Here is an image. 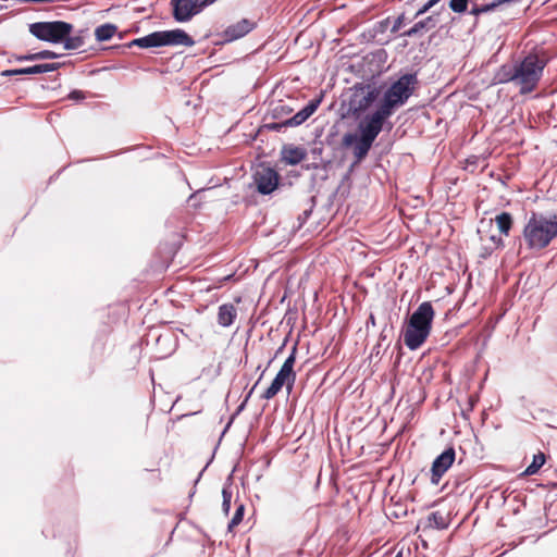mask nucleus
Instances as JSON below:
<instances>
[{
    "label": "nucleus",
    "mask_w": 557,
    "mask_h": 557,
    "mask_svg": "<svg viewBox=\"0 0 557 557\" xmlns=\"http://www.w3.org/2000/svg\"><path fill=\"white\" fill-rule=\"evenodd\" d=\"M273 112H274L275 117H280L281 115L292 113L293 109L286 104H278L277 107L274 108Z\"/></svg>",
    "instance_id": "nucleus-33"
},
{
    "label": "nucleus",
    "mask_w": 557,
    "mask_h": 557,
    "mask_svg": "<svg viewBox=\"0 0 557 557\" xmlns=\"http://www.w3.org/2000/svg\"><path fill=\"white\" fill-rule=\"evenodd\" d=\"M237 317V309L233 304H223L218 310V323L223 327L231 326Z\"/></svg>",
    "instance_id": "nucleus-18"
},
{
    "label": "nucleus",
    "mask_w": 557,
    "mask_h": 557,
    "mask_svg": "<svg viewBox=\"0 0 557 557\" xmlns=\"http://www.w3.org/2000/svg\"><path fill=\"white\" fill-rule=\"evenodd\" d=\"M522 0H499L495 2H488L485 4H478L476 2H472L471 10L469 13L475 17H479L482 14L493 12V11H505L512 4L520 3Z\"/></svg>",
    "instance_id": "nucleus-15"
},
{
    "label": "nucleus",
    "mask_w": 557,
    "mask_h": 557,
    "mask_svg": "<svg viewBox=\"0 0 557 557\" xmlns=\"http://www.w3.org/2000/svg\"><path fill=\"white\" fill-rule=\"evenodd\" d=\"M434 309L430 301L422 302L411 314L404 333V343L410 350L422 346L432 329Z\"/></svg>",
    "instance_id": "nucleus-2"
},
{
    "label": "nucleus",
    "mask_w": 557,
    "mask_h": 557,
    "mask_svg": "<svg viewBox=\"0 0 557 557\" xmlns=\"http://www.w3.org/2000/svg\"><path fill=\"white\" fill-rule=\"evenodd\" d=\"M171 3L177 22H187L202 10L196 0H172Z\"/></svg>",
    "instance_id": "nucleus-12"
},
{
    "label": "nucleus",
    "mask_w": 557,
    "mask_h": 557,
    "mask_svg": "<svg viewBox=\"0 0 557 557\" xmlns=\"http://www.w3.org/2000/svg\"><path fill=\"white\" fill-rule=\"evenodd\" d=\"M253 28V23L247 18H243L235 24L230 25L224 30V38L226 41H233L242 38Z\"/></svg>",
    "instance_id": "nucleus-17"
},
{
    "label": "nucleus",
    "mask_w": 557,
    "mask_h": 557,
    "mask_svg": "<svg viewBox=\"0 0 557 557\" xmlns=\"http://www.w3.org/2000/svg\"><path fill=\"white\" fill-rule=\"evenodd\" d=\"M476 403V398L473 396H470L467 401V407L462 409V413L465 417H467V413L472 411Z\"/></svg>",
    "instance_id": "nucleus-35"
},
{
    "label": "nucleus",
    "mask_w": 557,
    "mask_h": 557,
    "mask_svg": "<svg viewBox=\"0 0 557 557\" xmlns=\"http://www.w3.org/2000/svg\"><path fill=\"white\" fill-rule=\"evenodd\" d=\"M418 85V77L414 73L401 75L384 92L379 108L383 113L391 116L396 109L404 106L413 94Z\"/></svg>",
    "instance_id": "nucleus-3"
},
{
    "label": "nucleus",
    "mask_w": 557,
    "mask_h": 557,
    "mask_svg": "<svg viewBox=\"0 0 557 557\" xmlns=\"http://www.w3.org/2000/svg\"><path fill=\"white\" fill-rule=\"evenodd\" d=\"M61 67V63H45V64H36L28 67L23 69H16V74H23V75H36V74H42L48 72L57 71Z\"/></svg>",
    "instance_id": "nucleus-21"
},
{
    "label": "nucleus",
    "mask_w": 557,
    "mask_h": 557,
    "mask_svg": "<svg viewBox=\"0 0 557 557\" xmlns=\"http://www.w3.org/2000/svg\"><path fill=\"white\" fill-rule=\"evenodd\" d=\"M62 42L64 44V48L66 50H77L85 44L84 37L81 34L75 36L67 35V37Z\"/></svg>",
    "instance_id": "nucleus-28"
},
{
    "label": "nucleus",
    "mask_w": 557,
    "mask_h": 557,
    "mask_svg": "<svg viewBox=\"0 0 557 557\" xmlns=\"http://www.w3.org/2000/svg\"><path fill=\"white\" fill-rule=\"evenodd\" d=\"M546 62L536 54H528L521 62L516 63L517 86L520 87V94L532 92L544 71Z\"/></svg>",
    "instance_id": "nucleus-4"
},
{
    "label": "nucleus",
    "mask_w": 557,
    "mask_h": 557,
    "mask_svg": "<svg viewBox=\"0 0 557 557\" xmlns=\"http://www.w3.org/2000/svg\"><path fill=\"white\" fill-rule=\"evenodd\" d=\"M470 0H449V9L458 14L466 13L468 11Z\"/></svg>",
    "instance_id": "nucleus-30"
},
{
    "label": "nucleus",
    "mask_w": 557,
    "mask_h": 557,
    "mask_svg": "<svg viewBox=\"0 0 557 557\" xmlns=\"http://www.w3.org/2000/svg\"><path fill=\"white\" fill-rule=\"evenodd\" d=\"M261 377H263V373L260 374V377H258V382L261 381Z\"/></svg>",
    "instance_id": "nucleus-45"
},
{
    "label": "nucleus",
    "mask_w": 557,
    "mask_h": 557,
    "mask_svg": "<svg viewBox=\"0 0 557 557\" xmlns=\"http://www.w3.org/2000/svg\"><path fill=\"white\" fill-rule=\"evenodd\" d=\"M495 223L499 232L507 236L512 226V216L508 212H502L500 214L496 215Z\"/></svg>",
    "instance_id": "nucleus-24"
},
{
    "label": "nucleus",
    "mask_w": 557,
    "mask_h": 557,
    "mask_svg": "<svg viewBox=\"0 0 557 557\" xmlns=\"http://www.w3.org/2000/svg\"><path fill=\"white\" fill-rule=\"evenodd\" d=\"M232 496L231 484H225L222 490V510L226 516L230 513Z\"/></svg>",
    "instance_id": "nucleus-29"
},
{
    "label": "nucleus",
    "mask_w": 557,
    "mask_h": 557,
    "mask_svg": "<svg viewBox=\"0 0 557 557\" xmlns=\"http://www.w3.org/2000/svg\"><path fill=\"white\" fill-rule=\"evenodd\" d=\"M16 60L20 62L36 61V58H35V53H28V54L17 55Z\"/></svg>",
    "instance_id": "nucleus-37"
},
{
    "label": "nucleus",
    "mask_w": 557,
    "mask_h": 557,
    "mask_svg": "<svg viewBox=\"0 0 557 557\" xmlns=\"http://www.w3.org/2000/svg\"><path fill=\"white\" fill-rule=\"evenodd\" d=\"M389 116L376 109L372 114L367 115L358 125V137L374 143L379 134L383 129L386 119Z\"/></svg>",
    "instance_id": "nucleus-7"
},
{
    "label": "nucleus",
    "mask_w": 557,
    "mask_h": 557,
    "mask_svg": "<svg viewBox=\"0 0 557 557\" xmlns=\"http://www.w3.org/2000/svg\"><path fill=\"white\" fill-rule=\"evenodd\" d=\"M321 100L320 99H313L309 101V103L302 108L300 111H298L295 115L292 117L284 120L280 123H273L271 125L272 129L280 131L283 127H295L301 125L304 122H306L318 109Z\"/></svg>",
    "instance_id": "nucleus-9"
},
{
    "label": "nucleus",
    "mask_w": 557,
    "mask_h": 557,
    "mask_svg": "<svg viewBox=\"0 0 557 557\" xmlns=\"http://www.w3.org/2000/svg\"><path fill=\"white\" fill-rule=\"evenodd\" d=\"M4 75H17V74L15 73V70H9V71L4 72Z\"/></svg>",
    "instance_id": "nucleus-39"
},
{
    "label": "nucleus",
    "mask_w": 557,
    "mask_h": 557,
    "mask_svg": "<svg viewBox=\"0 0 557 557\" xmlns=\"http://www.w3.org/2000/svg\"><path fill=\"white\" fill-rule=\"evenodd\" d=\"M438 23L436 15H429L425 18L413 24L412 27L401 34L404 37L422 36L431 29L435 28Z\"/></svg>",
    "instance_id": "nucleus-16"
},
{
    "label": "nucleus",
    "mask_w": 557,
    "mask_h": 557,
    "mask_svg": "<svg viewBox=\"0 0 557 557\" xmlns=\"http://www.w3.org/2000/svg\"><path fill=\"white\" fill-rule=\"evenodd\" d=\"M306 156L307 153L301 147L288 146L284 147L282 150V160L289 165L299 164Z\"/></svg>",
    "instance_id": "nucleus-19"
},
{
    "label": "nucleus",
    "mask_w": 557,
    "mask_h": 557,
    "mask_svg": "<svg viewBox=\"0 0 557 557\" xmlns=\"http://www.w3.org/2000/svg\"><path fill=\"white\" fill-rule=\"evenodd\" d=\"M435 4H437L441 0H432Z\"/></svg>",
    "instance_id": "nucleus-43"
},
{
    "label": "nucleus",
    "mask_w": 557,
    "mask_h": 557,
    "mask_svg": "<svg viewBox=\"0 0 557 557\" xmlns=\"http://www.w3.org/2000/svg\"><path fill=\"white\" fill-rule=\"evenodd\" d=\"M494 79L497 84L515 83L517 85L516 64H504L496 72Z\"/></svg>",
    "instance_id": "nucleus-20"
},
{
    "label": "nucleus",
    "mask_w": 557,
    "mask_h": 557,
    "mask_svg": "<svg viewBox=\"0 0 557 557\" xmlns=\"http://www.w3.org/2000/svg\"><path fill=\"white\" fill-rule=\"evenodd\" d=\"M199 193H200V190H199V191H197L196 194H193V195L189 197V200H194V199H196Z\"/></svg>",
    "instance_id": "nucleus-40"
},
{
    "label": "nucleus",
    "mask_w": 557,
    "mask_h": 557,
    "mask_svg": "<svg viewBox=\"0 0 557 557\" xmlns=\"http://www.w3.org/2000/svg\"><path fill=\"white\" fill-rule=\"evenodd\" d=\"M244 512H245V505L238 504L236 507L235 515L233 516L232 520L228 523V527H227L228 531H233V529L242 522Z\"/></svg>",
    "instance_id": "nucleus-31"
},
{
    "label": "nucleus",
    "mask_w": 557,
    "mask_h": 557,
    "mask_svg": "<svg viewBox=\"0 0 557 557\" xmlns=\"http://www.w3.org/2000/svg\"><path fill=\"white\" fill-rule=\"evenodd\" d=\"M194 39L183 29L153 32L147 36L134 39L129 47L154 48L163 46H194Z\"/></svg>",
    "instance_id": "nucleus-5"
},
{
    "label": "nucleus",
    "mask_w": 557,
    "mask_h": 557,
    "mask_svg": "<svg viewBox=\"0 0 557 557\" xmlns=\"http://www.w3.org/2000/svg\"><path fill=\"white\" fill-rule=\"evenodd\" d=\"M69 98L72 100H83L85 99V94L82 90H73L70 92Z\"/></svg>",
    "instance_id": "nucleus-36"
},
{
    "label": "nucleus",
    "mask_w": 557,
    "mask_h": 557,
    "mask_svg": "<svg viewBox=\"0 0 557 557\" xmlns=\"http://www.w3.org/2000/svg\"><path fill=\"white\" fill-rule=\"evenodd\" d=\"M296 354H297V346L295 345L292 348V351L289 356L284 361L283 366L281 367L280 371L293 376L296 379V372L294 371V364L296 361Z\"/></svg>",
    "instance_id": "nucleus-25"
},
{
    "label": "nucleus",
    "mask_w": 557,
    "mask_h": 557,
    "mask_svg": "<svg viewBox=\"0 0 557 557\" xmlns=\"http://www.w3.org/2000/svg\"><path fill=\"white\" fill-rule=\"evenodd\" d=\"M295 381V377L282 371H278L274 380L272 381L271 385L264 391L261 397L267 400L272 399L274 396L278 394V392L282 389L284 385H286L287 391L290 392Z\"/></svg>",
    "instance_id": "nucleus-14"
},
{
    "label": "nucleus",
    "mask_w": 557,
    "mask_h": 557,
    "mask_svg": "<svg viewBox=\"0 0 557 557\" xmlns=\"http://www.w3.org/2000/svg\"><path fill=\"white\" fill-rule=\"evenodd\" d=\"M261 377H263V373L260 374V377H258V382L261 381Z\"/></svg>",
    "instance_id": "nucleus-44"
},
{
    "label": "nucleus",
    "mask_w": 557,
    "mask_h": 557,
    "mask_svg": "<svg viewBox=\"0 0 557 557\" xmlns=\"http://www.w3.org/2000/svg\"><path fill=\"white\" fill-rule=\"evenodd\" d=\"M342 144L344 147H352L354 156L357 162H360L367 157L373 145L372 143L358 137V134L356 133H346L343 136Z\"/></svg>",
    "instance_id": "nucleus-13"
},
{
    "label": "nucleus",
    "mask_w": 557,
    "mask_h": 557,
    "mask_svg": "<svg viewBox=\"0 0 557 557\" xmlns=\"http://www.w3.org/2000/svg\"><path fill=\"white\" fill-rule=\"evenodd\" d=\"M257 190L262 195H269L277 188L278 174L271 168H262L255 173Z\"/></svg>",
    "instance_id": "nucleus-10"
},
{
    "label": "nucleus",
    "mask_w": 557,
    "mask_h": 557,
    "mask_svg": "<svg viewBox=\"0 0 557 557\" xmlns=\"http://www.w3.org/2000/svg\"><path fill=\"white\" fill-rule=\"evenodd\" d=\"M73 25L63 21L36 22L29 25V33L39 40L60 44L71 35Z\"/></svg>",
    "instance_id": "nucleus-6"
},
{
    "label": "nucleus",
    "mask_w": 557,
    "mask_h": 557,
    "mask_svg": "<svg viewBox=\"0 0 557 557\" xmlns=\"http://www.w3.org/2000/svg\"><path fill=\"white\" fill-rule=\"evenodd\" d=\"M405 20H406V18H405V15H404V14L399 15V16L395 20V22H394V24H393V26H392V28H391V32H392V33H397V32L403 27V25L405 24Z\"/></svg>",
    "instance_id": "nucleus-34"
},
{
    "label": "nucleus",
    "mask_w": 557,
    "mask_h": 557,
    "mask_svg": "<svg viewBox=\"0 0 557 557\" xmlns=\"http://www.w3.org/2000/svg\"><path fill=\"white\" fill-rule=\"evenodd\" d=\"M455 456V449L449 447L435 458L431 468V482L433 484L437 485L440 483L444 473L453 466Z\"/></svg>",
    "instance_id": "nucleus-11"
},
{
    "label": "nucleus",
    "mask_w": 557,
    "mask_h": 557,
    "mask_svg": "<svg viewBox=\"0 0 557 557\" xmlns=\"http://www.w3.org/2000/svg\"><path fill=\"white\" fill-rule=\"evenodd\" d=\"M426 3L430 5L431 9L436 5L432 0H429Z\"/></svg>",
    "instance_id": "nucleus-41"
},
{
    "label": "nucleus",
    "mask_w": 557,
    "mask_h": 557,
    "mask_svg": "<svg viewBox=\"0 0 557 557\" xmlns=\"http://www.w3.org/2000/svg\"><path fill=\"white\" fill-rule=\"evenodd\" d=\"M59 57H60V54H58V53H55L53 51H50V50H42V51H39V52H35L36 61L37 60L57 59Z\"/></svg>",
    "instance_id": "nucleus-32"
},
{
    "label": "nucleus",
    "mask_w": 557,
    "mask_h": 557,
    "mask_svg": "<svg viewBox=\"0 0 557 557\" xmlns=\"http://www.w3.org/2000/svg\"><path fill=\"white\" fill-rule=\"evenodd\" d=\"M522 235L529 249H545L557 237V212H531Z\"/></svg>",
    "instance_id": "nucleus-1"
},
{
    "label": "nucleus",
    "mask_w": 557,
    "mask_h": 557,
    "mask_svg": "<svg viewBox=\"0 0 557 557\" xmlns=\"http://www.w3.org/2000/svg\"><path fill=\"white\" fill-rule=\"evenodd\" d=\"M395 557H403L401 553H398Z\"/></svg>",
    "instance_id": "nucleus-46"
},
{
    "label": "nucleus",
    "mask_w": 557,
    "mask_h": 557,
    "mask_svg": "<svg viewBox=\"0 0 557 557\" xmlns=\"http://www.w3.org/2000/svg\"><path fill=\"white\" fill-rule=\"evenodd\" d=\"M257 384H258V382H257L255 385H257ZM255 387H256V386H253V387L249 391V393H248V395H247V398L251 396V394H252V392H253Z\"/></svg>",
    "instance_id": "nucleus-42"
},
{
    "label": "nucleus",
    "mask_w": 557,
    "mask_h": 557,
    "mask_svg": "<svg viewBox=\"0 0 557 557\" xmlns=\"http://www.w3.org/2000/svg\"><path fill=\"white\" fill-rule=\"evenodd\" d=\"M545 463V455L543 453H539L533 456V460L530 466L524 470L523 475H533L535 474Z\"/></svg>",
    "instance_id": "nucleus-27"
},
{
    "label": "nucleus",
    "mask_w": 557,
    "mask_h": 557,
    "mask_svg": "<svg viewBox=\"0 0 557 557\" xmlns=\"http://www.w3.org/2000/svg\"><path fill=\"white\" fill-rule=\"evenodd\" d=\"M429 10H431L430 5L428 3L423 4L416 13L414 17H418L420 15H423L424 13H426Z\"/></svg>",
    "instance_id": "nucleus-38"
},
{
    "label": "nucleus",
    "mask_w": 557,
    "mask_h": 557,
    "mask_svg": "<svg viewBox=\"0 0 557 557\" xmlns=\"http://www.w3.org/2000/svg\"><path fill=\"white\" fill-rule=\"evenodd\" d=\"M296 354H297V346L295 345L292 348V351L289 356L284 361L283 366L281 367L280 371L293 376L296 379V372L294 371V364L296 361Z\"/></svg>",
    "instance_id": "nucleus-26"
},
{
    "label": "nucleus",
    "mask_w": 557,
    "mask_h": 557,
    "mask_svg": "<svg viewBox=\"0 0 557 557\" xmlns=\"http://www.w3.org/2000/svg\"><path fill=\"white\" fill-rule=\"evenodd\" d=\"M116 26L113 24H103L96 28L95 37L98 41H106L113 37L116 32Z\"/></svg>",
    "instance_id": "nucleus-23"
},
{
    "label": "nucleus",
    "mask_w": 557,
    "mask_h": 557,
    "mask_svg": "<svg viewBox=\"0 0 557 557\" xmlns=\"http://www.w3.org/2000/svg\"><path fill=\"white\" fill-rule=\"evenodd\" d=\"M379 95L380 91L376 87L370 85L356 87L349 100V110L354 113L366 111Z\"/></svg>",
    "instance_id": "nucleus-8"
},
{
    "label": "nucleus",
    "mask_w": 557,
    "mask_h": 557,
    "mask_svg": "<svg viewBox=\"0 0 557 557\" xmlns=\"http://www.w3.org/2000/svg\"><path fill=\"white\" fill-rule=\"evenodd\" d=\"M428 527L444 530L448 527L447 517L440 511H434L428 517Z\"/></svg>",
    "instance_id": "nucleus-22"
}]
</instances>
